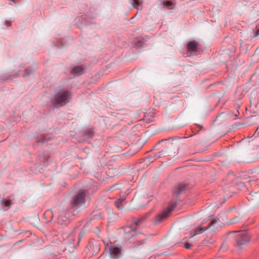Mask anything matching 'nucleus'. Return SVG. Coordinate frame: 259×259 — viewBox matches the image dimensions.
<instances>
[{
  "label": "nucleus",
  "instance_id": "1",
  "mask_svg": "<svg viewBox=\"0 0 259 259\" xmlns=\"http://www.w3.org/2000/svg\"><path fill=\"white\" fill-rule=\"evenodd\" d=\"M209 222L208 223L207 225L205 227L200 226L199 228L196 229L195 230V233L192 236L196 235V234H200L201 231L202 230H207L211 232H215L219 228V220L216 219H213L210 218L209 219Z\"/></svg>",
  "mask_w": 259,
  "mask_h": 259
},
{
  "label": "nucleus",
  "instance_id": "2",
  "mask_svg": "<svg viewBox=\"0 0 259 259\" xmlns=\"http://www.w3.org/2000/svg\"><path fill=\"white\" fill-rule=\"evenodd\" d=\"M175 207L176 205L175 204H172L166 209H164L163 211L155 217L154 220V223L155 224H157L166 219V218L169 216L170 212L175 208Z\"/></svg>",
  "mask_w": 259,
  "mask_h": 259
},
{
  "label": "nucleus",
  "instance_id": "3",
  "mask_svg": "<svg viewBox=\"0 0 259 259\" xmlns=\"http://www.w3.org/2000/svg\"><path fill=\"white\" fill-rule=\"evenodd\" d=\"M70 96V92L65 90L61 91L57 93L55 95V103L57 104L65 103L68 102Z\"/></svg>",
  "mask_w": 259,
  "mask_h": 259
},
{
  "label": "nucleus",
  "instance_id": "4",
  "mask_svg": "<svg viewBox=\"0 0 259 259\" xmlns=\"http://www.w3.org/2000/svg\"><path fill=\"white\" fill-rule=\"evenodd\" d=\"M237 243L238 245H243L249 241L250 238L245 231L237 232L235 236Z\"/></svg>",
  "mask_w": 259,
  "mask_h": 259
},
{
  "label": "nucleus",
  "instance_id": "5",
  "mask_svg": "<svg viewBox=\"0 0 259 259\" xmlns=\"http://www.w3.org/2000/svg\"><path fill=\"white\" fill-rule=\"evenodd\" d=\"M87 192L85 190H81L74 197L73 199V204L76 206L83 205L85 202V197Z\"/></svg>",
  "mask_w": 259,
  "mask_h": 259
},
{
  "label": "nucleus",
  "instance_id": "6",
  "mask_svg": "<svg viewBox=\"0 0 259 259\" xmlns=\"http://www.w3.org/2000/svg\"><path fill=\"white\" fill-rule=\"evenodd\" d=\"M109 252L113 259H117L121 256V247H117L114 243H111L109 247Z\"/></svg>",
  "mask_w": 259,
  "mask_h": 259
},
{
  "label": "nucleus",
  "instance_id": "7",
  "mask_svg": "<svg viewBox=\"0 0 259 259\" xmlns=\"http://www.w3.org/2000/svg\"><path fill=\"white\" fill-rule=\"evenodd\" d=\"M248 201L253 205H256L259 203V191L255 192H251L248 196L246 197Z\"/></svg>",
  "mask_w": 259,
  "mask_h": 259
},
{
  "label": "nucleus",
  "instance_id": "8",
  "mask_svg": "<svg viewBox=\"0 0 259 259\" xmlns=\"http://www.w3.org/2000/svg\"><path fill=\"white\" fill-rule=\"evenodd\" d=\"M136 235V230L133 229L130 227H126L124 228V238L127 241H131L132 238Z\"/></svg>",
  "mask_w": 259,
  "mask_h": 259
},
{
  "label": "nucleus",
  "instance_id": "9",
  "mask_svg": "<svg viewBox=\"0 0 259 259\" xmlns=\"http://www.w3.org/2000/svg\"><path fill=\"white\" fill-rule=\"evenodd\" d=\"M198 44L196 41L189 42L187 45L188 51L189 52H196L198 50Z\"/></svg>",
  "mask_w": 259,
  "mask_h": 259
},
{
  "label": "nucleus",
  "instance_id": "10",
  "mask_svg": "<svg viewBox=\"0 0 259 259\" xmlns=\"http://www.w3.org/2000/svg\"><path fill=\"white\" fill-rule=\"evenodd\" d=\"M64 211H61L58 215V222L59 224L63 225L66 223L67 220V217L65 215Z\"/></svg>",
  "mask_w": 259,
  "mask_h": 259
},
{
  "label": "nucleus",
  "instance_id": "11",
  "mask_svg": "<svg viewBox=\"0 0 259 259\" xmlns=\"http://www.w3.org/2000/svg\"><path fill=\"white\" fill-rule=\"evenodd\" d=\"M162 155V154L158 153L155 154L154 157H148L144 159V162L146 164L153 162L156 159L160 157Z\"/></svg>",
  "mask_w": 259,
  "mask_h": 259
},
{
  "label": "nucleus",
  "instance_id": "12",
  "mask_svg": "<svg viewBox=\"0 0 259 259\" xmlns=\"http://www.w3.org/2000/svg\"><path fill=\"white\" fill-rule=\"evenodd\" d=\"M149 213H148L147 214H145L143 216L140 217L139 219H136V218L134 219L133 220V222H134V224L136 226L140 225L141 223H142L146 219Z\"/></svg>",
  "mask_w": 259,
  "mask_h": 259
},
{
  "label": "nucleus",
  "instance_id": "13",
  "mask_svg": "<svg viewBox=\"0 0 259 259\" xmlns=\"http://www.w3.org/2000/svg\"><path fill=\"white\" fill-rule=\"evenodd\" d=\"M185 186L183 184H178L176 187L175 193L177 195H180L185 190Z\"/></svg>",
  "mask_w": 259,
  "mask_h": 259
},
{
  "label": "nucleus",
  "instance_id": "14",
  "mask_svg": "<svg viewBox=\"0 0 259 259\" xmlns=\"http://www.w3.org/2000/svg\"><path fill=\"white\" fill-rule=\"evenodd\" d=\"M116 207L118 209H122L124 203V198H120L115 202Z\"/></svg>",
  "mask_w": 259,
  "mask_h": 259
},
{
  "label": "nucleus",
  "instance_id": "15",
  "mask_svg": "<svg viewBox=\"0 0 259 259\" xmlns=\"http://www.w3.org/2000/svg\"><path fill=\"white\" fill-rule=\"evenodd\" d=\"M82 71V69L80 66L75 67L71 71V73L74 75H79Z\"/></svg>",
  "mask_w": 259,
  "mask_h": 259
},
{
  "label": "nucleus",
  "instance_id": "16",
  "mask_svg": "<svg viewBox=\"0 0 259 259\" xmlns=\"http://www.w3.org/2000/svg\"><path fill=\"white\" fill-rule=\"evenodd\" d=\"M163 5H164V7H166L167 8H168L169 9H171L173 8L172 7V5H173L172 3L169 1H165Z\"/></svg>",
  "mask_w": 259,
  "mask_h": 259
},
{
  "label": "nucleus",
  "instance_id": "17",
  "mask_svg": "<svg viewBox=\"0 0 259 259\" xmlns=\"http://www.w3.org/2000/svg\"><path fill=\"white\" fill-rule=\"evenodd\" d=\"M240 220V219L239 217H235L234 218H233V219H232L230 222V223L231 224H236L237 223H238Z\"/></svg>",
  "mask_w": 259,
  "mask_h": 259
},
{
  "label": "nucleus",
  "instance_id": "18",
  "mask_svg": "<svg viewBox=\"0 0 259 259\" xmlns=\"http://www.w3.org/2000/svg\"><path fill=\"white\" fill-rule=\"evenodd\" d=\"M139 0H133V6L137 9H139L138 6L139 5Z\"/></svg>",
  "mask_w": 259,
  "mask_h": 259
},
{
  "label": "nucleus",
  "instance_id": "19",
  "mask_svg": "<svg viewBox=\"0 0 259 259\" xmlns=\"http://www.w3.org/2000/svg\"><path fill=\"white\" fill-rule=\"evenodd\" d=\"M2 202L4 203L5 205L7 207H9L11 205V201L8 200H7L5 201H2Z\"/></svg>",
  "mask_w": 259,
  "mask_h": 259
},
{
  "label": "nucleus",
  "instance_id": "20",
  "mask_svg": "<svg viewBox=\"0 0 259 259\" xmlns=\"http://www.w3.org/2000/svg\"><path fill=\"white\" fill-rule=\"evenodd\" d=\"M191 245L189 243H185L184 244V247L186 249H190L191 248Z\"/></svg>",
  "mask_w": 259,
  "mask_h": 259
},
{
  "label": "nucleus",
  "instance_id": "21",
  "mask_svg": "<svg viewBox=\"0 0 259 259\" xmlns=\"http://www.w3.org/2000/svg\"><path fill=\"white\" fill-rule=\"evenodd\" d=\"M5 23L7 26H10L11 25V22L9 21H6Z\"/></svg>",
  "mask_w": 259,
  "mask_h": 259
},
{
  "label": "nucleus",
  "instance_id": "22",
  "mask_svg": "<svg viewBox=\"0 0 259 259\" xmlns=\"http://www.w3.org/2000/svg\"><path fill=\"white\" fill-rule=\"evenodd\" d=\"M116 187V186H113L110 188V189H115Z\"/></svg>",
  "mask_w": 259,
  "mask_h": 259
},
{
  "label": "nucleus",
  "instance_id": "23",
  "mask_svg": "<svg viewBox=\"0 0 259 259\" xmlns=\"http://www.w3.org/2000/svg\"><path fill=\"white\" fill-rule=\"evenodd\" d=\"M28 74V73H27V70H26L25 71L24 75H27V74Z\"/></svg>",
  "mask_w": 259,
  "mask_h": 259
},
{
  "label": "nucleus",
  "instance_id": "24",
  "mask_svg": "<svg viewBox=\"0 0 259 259\" xmlns=\"http://www.w3.org/2000/svg\"><path fill=\"white\" fill-rule=\"evenodd\" d=\"M256 35H259V29L257 30L256 31Z\"/></svg>",
  "mask_w": 259,
  "mask_h": 259
}]
</instances>
